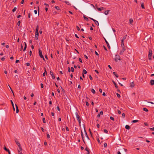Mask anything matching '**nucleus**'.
<instances>
[{
  "label": "nucleus",
  "instance_id": "nucleus-1",
  "mask_svg": "<svg viewBox=\"0 0 154 154\" xmlns=\"http://www.w3.org/2000/svg\"><path fill=\"white\" fill-rule=\"evenodd\" d=\"M81 135H82L83 140L84 141V139L85 137H86L88 139H89V138L88 136L87 132H86V131L85 130L84 134H83V133L82 131H81Z\"/></svg>",
  "mask_w": 154,
  "mask_h": 154
},
{
  "label": "nucleus",
  "instance_id": "nucleus-2",
  "mask_svg": "<svg viewBox=\"0 0 154 154\" xmlns=\"http://www.w3.org/2000/svg\"><path fill=\"white\" fill-rule=\"evenodd\" d=\"M75 114L76 116V118L77 120L78 121L79 124L81 123V120L79 116V115L78 113L77 112H76Z\"/></svg>",
  "mask_w": 154,
  "mask_h": 154
},
{
  "label": "nucleus",
  "instance_id": "nucleus-3",
  "mask_svg": "<svg viewBox=\"0 0 154 154\" xmlns=\"http://www.w3.org/2000/svg\"><path fill=\"white\" fill-rule=\"evenodd\" d=\"M122 48V49L120 51V52L119 53V54L120 55H122L123 54V53L125 50L126 49L125 47H121Z\"/></svg>",
  "mask_w": 154,
  "mask_h": 154
},
{
  "label": "nucleus",
  "instance_id": "nucleus-4",
  "mask_svg": "<svg viewBox=\"0 0 154 154\" xmlns=\"http://www.w3.org/2000/svg\"><path fill=\"white\" fill-rule=\"evenodd\" d=\"M39 54L40 57L41 58H42L43 60H45L43 55H42V51L41 50H40L39 49Z\"/></svg>",
  "mask_w": 154,
  "mask_h": 154
},
{
  "label": "nucleus",
  "instance_id": "nucleus-5",
  "mask_svg": "<svg viewBox=\"0 0 154 154\" xmlns=\"http://www.w3.org/2000/svg\"><path fill=\"white\" fill-rule=\"evenodd\" d=\"M89 18L91 20H93L97 26H98L99 25V23L97 21L95 20L94 19H93L92 18L89 17Z\"/></svg>",
  "mask_w": 154,
  "mask_h": 154
},
{
  "label": "nucleus",
  "instance_id": "nucleus-6",
  "mask_svg": "<svg viewBox=\"0 0 154 154\" xmlns=\"http://www.w3.org/2000/svg\"><path fill=\"white\" fill-rule=\"evenodd\" d=\"M120 57L119 55H116V58L115 59V60L117 62L118 61V60H120Z\"/></svg>",
  "mask_w": 154,
  "mask_h": 154
},
{
  "label": "nucleus",
  "instance_id": "nucleus-7",
  "mask_svg": "<svg viewBox=\"0 0 154 154\" xmlns=\"http://www.w3.org/2000/svg\"><path fill=\"white\" fill-rule=\"evenodd\" d=\"M152 51L151 49L149 50L148 56H152Z\"/></svg>",
  "mask_w": 154,
  "mask_h": 154
},
{
  "label": "nucleus",
  "instance_id": "nucleus-8",
  "mask_svg": "<svg viewBox=\"0 0 154 154\" xmlns=\"http://www.w3.org/2000/svg\"><path fill=\"white\" fill-rule=\"evenodd\" d=\"M124 41L121 40V47H125V45L124 43Z\"/></svg>",
  "mask_w": 154,
  "mask_h": 154
},
{
  "label": "nucleus",
  "instance_id": "nucleus-9",
  "mask_svg": "<svg viewBox=\"0 0 154 154\" xmlns=\"http://www.w3.org/2000/svg\"><path fill=\"white\" fill-rule=\"evenodd\" d=\"M38 26H36V30H35V33H36L37 35L38 34Z\"/></svg>",
  "mask_w": 154,
  "mask_h": 154
},
{
  "label": "nucleus",
  "instance_id": "nucleus-10",
  "mask_svg": "<svg viewBox=\"0 0 154 154\" xmlns=\"http://www.w3.org/2000/svg\"><path fill=\"white\" fill-rule=\"evenodd\" d=\"M103 114V112L102 111H101L100 112V113H99L97 115V116L99 118L100 117V115H102Z\"/></svg>",
  "mask_w": 154,
  "mask_h": 154
},
{
  "label": "nucleus",
  "instance_id": "nucleus-11",
  "mask_svg": "<svg viewBox=\"0 0 154 154\" xmlns=\"http://www.w3.org/2000/svg\"><path fill=\"white\" fill-rule=\"evenodd\" d=\"M50 74L51 75L52 79H55V76L54 75L53 73L51 71H50Z\"/></svg>",
  "mask_w": 154,
  "mask_h": 154
},
{
  "label": "nucleus",
  "instance_id": "nucleus-12",
  "mask_svg": "<svg viewBox=\"0 0 154 154\" xmlns=\"http://www.w3.org/2000/svg\"><path fill=\"white\" fill-rule=\"evenodd\" d=\"M134 86V82H132L130 83V86L133 88Z\"/></svg>",
  "mask_w": 154,
  "mask_h": 154
},
{
  "label": "nucleus",
  "instance_id": "nucleus-13",
  "mask_svg": "<svg viewBox=\"0 0 154 154\" xmlns=\"http://www.w3.org/2000/svg\"><path fill=\"white\" fill-rule=\"evenodd\" d=\"M150 84L152 85H154V80L152 79L150 80Z\"/></svg>",
  "mask_w": 154,
  "mask_h": 154
},
{
  "label": "nucleus",
  "instance_id": "nucleus-14",
  "mask_svg": "<svg viewBox=\"0 0 154 154\" xmlns=\"http://www.w3.org/2000/svg\"><path fill=\"white\" fill-rule=\"evenodd\" d=\"M109 10H107L105 11L104 14L105 15H107L109 14Z\"/></svg>",
  "mask_w": 154,
  "mask_h": 154
},
{
  "label": "nucleus",
  "instance_id": "nucleus-15",
  "mask_svg": "<svg viewBox=\"0 0 154 154\" xmlns=\"http://www.w3.org/2000/svg\"><path fill=\"white\" fill-rule=\"evenodd\" d=\"M125 128L126 129L128 130H129L130 129V126L128 125H126L125 126Z\"/></svg>",
  "mask_w": 154,
  "mask_h": 154
},
{
  "label": "nucleus",
  "instance_id": "nucleus-16",
  "mask_svg": "<svg viewBox=\"0 0 154 154\" xmlns=\"http://www.w3.org/2000/svg\"><path fill=\"white\" fill-rule=\"evenodd\" d=\"M18 146L19 149H18V150H19L20 152H22V149L21 146V145Z\"/></svg>",
  "mask_w": 154,
  "mask_h": 154
},
{
  "label": "nucleus",
  "instance_id": "nucleus-17",
  "mask_svg": "<svg viewBox=\"0 0 154 154\" xmlns=\"http://www.w3.org/2000/svg\"><path fill=\"white\" fill-rule=\"evenodd\" d=\"M15 106H16V113H18L19 112L18 107L16 104H15Z\"/></svg>",
  "mask_w": 154,
  "mask_h": 154
},
{
  "label": "nucleus",
  "instance_id": "nucleus-18",
  "mask_svg": "<svg viewBox=\"0 0 154 154\" xmlns=\"http://www.w3.org/2000/svg\"><path fill=\"white\" fill-rule=\"evenodd\" d=\"M103 7H102L101 8H97L98 11H101L102 9H103Z\"/></svg>",
  "mask_w": 154,
  "mask_h": 154
},
{
  "label": "nucleus",
  "instance_id": "nucleus-19",
  "mask_svg": "<svg viewBox=\"0 0 154 154\" xmlns=\"http://www.w3.org/2000/svg\"><path fill=\"white\" fill-rule=\"evenodd\" d=\"M15 142H16V144L17 145V146H18L20 145V143L19 142H18V141H17V140H15Z\"/></svg>",
  "mask_w": 154,
  "mask_h": 154
},
{
  "label": "nucleus",
  "instance_id": "nucleus-20",
  "mask_svg": "<svg viewBox=\"0 0 154 154\" xmlns=\"http://www.w3.org/2000/svg\"><path fill=\"white\" fill-rule=\"evenodd\" d=\"M113 73L116 77H118V75L115 72H114Z\"/></svg>",
  "mask_w": 154,
  "mask_h": 154
},
{
  "label": "nucleus",
  "instance_id": "nucleus-21",
  "mask_svg": "<svg viewBox=\"0 0 154 154\" xmlns=\"http://www.w3.org/2000/svg\"><path fill=\"white\" fill-rule=\"evenodd\" d=\"M4 149L7 152H8L9 151V149H7L6 147H5V146H4Z\"/></svg>",
  "mask_w": 154,
  "mask_h": 154
},
{
  "label": "nucleus",
  "instance_id": "nucleus-22",
  "mask_svg": "<svg viewBox=\"0 0 154 154\" xmlns=\"http://www.w3.org/2000/svg\"><path fill=\"white\" fill-rule=\"evenodd\" d=\"M38 34L37 35L36 33H35V38L36 39H38Z\"/></svg>",
  "mask_w": 154,
  "mask_h": 154
},
{
  "label": "nucleus",
  "instance_id": "nucleus-23",
  "mask_svg": "<svg viewBox=\"0 0 154 154\" xmlns=\"http://www.w3.org/2000/svg\"><path fill=\"white\" fill-rule=\"evenodd\" d=\"M45 74H47V72L46 70L45 69V72L43 74V76H45Z\"/></svg>",
  "mask_w": 154,
  "mask_h": 154
},
{
  "label": "nucleus",
  "instance_id": "nucleus-24",
  "mask_svg": "<svg viewBox=\"0 0 154 154\" xmlns=\"http://www.w3.org/2000/svg\"><path fill=\"white\" fill-rule=\"evenodd\" d=\"M127 35H125L123 37V38H122V39L123 41H124L126 38V37H127Z\"/></svg>",
  "mask_w": 154,
  "mask_h": 154
},
{
  "label": "nucleus",
  "instance_id": "nucleus-25",
  "mask_svg": "<svg viewBox=\"0 0 154 154\" xmlns=\"http://www.w3.org/2000/svg\"><path fill=\"white\" fill-rule=\"evenodd\" d=\"M83 17H84V19L85 20H87V21H88V19L87 17H86L85 16H84Z\"/></svg>",
  "mask_w": 154,
  "mask_h": 154
},
{
  "label": "nucleus",
  "instance_id": "nucleus-26",
  "mask_svg": "<svg viewBox=\"0 0 154 154\" xmlns=\"http://www.w3.org/2000/svg\"><path fill=\"white\" fill-rule=\"evenodd\" d=\"M85 150L88 152V153H87L88 154H89L90 152H89V149H88L87 148H86L85 149Z\"/></svg>",
  "mask_w": 154,
  "mask_h": 154
},
{
  "label": "nucleus",
  "instance_id": "nucleus-27",
  "mask_svg": "<svg viewBox=\"0 0 154 154\" xmlns=\"http://www.w3.org/2000/svg\"><path fill=\"white\" fill-rule=\"evenodd\" d=\"M112 82H113V84L115 85V87L116 88H118V87L117 85L116 84V83L114 81H113Z\"/></svg>",
  "mask_w": 154,
  "mask_h": 154
},
{
  "label": "nucleus",
  "instance_id": "nucleus-28",
  "mask_svg": "<svg viewBox=\"0 0 154 154\" xmlns=\"http://www.w3.org/2000/svg\"><path fill=\"white\" fill-rule=\"evenodd\" d=\"M133 22V20L131 18L129 20V22L130 24H131Z\"/></svg>",
  "mask_w": 154,
  "mask_h": 154
},
{
  "label": "nucleus",
  "instance_id": "nucleus-29",
  "mask_svg": "<svg viewBox=\"0 0 154 154\" xmlns=\"http://www.w3.org/2000/svg\"><path fill=\"white\" fill-rule=\"evenodd\" d=\"M17 10V8L16 7H15L14 8V9L12 10V11L13 12H14Z\"/></svg>",
  "mask_w": 154,
  "mask_h": 154
},
{
  "label": "nucleus",
  "instance_id": "nucleus-30",
  "mask_svg": "<svg viewBox=\"0 0 154 154\" xmlns=\"http://www.w3.org/2000/svg\"><path fill=\"white\" fill-rule=\"evenodd\" d=\"M87 73V71L85 69H83V74H86Z\"/></svg>",
  "mask_w": 154,
  "mask_h": 154
},
{
  "label": "nucleus",
  "instance_id": "nucleus-31",
  "mask_svg": "<svg viewBox=\"0 0 154 154\" xmlns=\"http://www.w3.org/2000/svg\"><path fill=\"white\" fill-rule=\"evenodd\" d=\"M143 110L144 111H145L146 112H147L148 111V109L146 108H143Z\"/></svg>",
  "mask_w": 154,
  "mask_h": 154
},
{
  "label": "nucleus",
  "instance_id": "nucleus-32",
  "mask_svg": "<svg viewBox=\"0 0 154 154\" xmlns=\"http://www.w3.org/2000/svg\"><path fill=\"white\" fill-rule=\"evenodd\" d=\"M91 92L93 94H95V91L93 89H91Z\"/></svg>",
  "mask_w": 154,
  "mask_h": 154
},
{
  "label": "nucleus",
  "instance_id": "nucleus-33",
  "mask_svg": "<svg viewBox=\"0 0 154 154\" xmlns=\"http://www.w3.org/2000/svg\"><path fill=\"white\" fill-rule=\"evenodd\" d=\"M141 7L142 8H143V9L144 8V4H143V3H141Z\"/></svg>",
  "mask_w": 154,
  "mask_h": 154
},
{
  "label": "nucleus",
  "instance_id": "nucleus-34",
  "mask_svg": "<svg viewBox=\"0 0 154 154\" xmlns=\"http://www.w3.org/2000/svg\"><path fill=\"white\" fill-rule=\"evenodd\" d=\"M138 122V120H134L132 121V122L133 123H136V122Z\"/></svg>",
  "mask_w": 154,
  "mask_h": 154
},
{
  "label": "nucleus",
  "instance_id": "nucleus-35",
  "mask_svg": "<svg viewBox=\"0 0 154 154\" xmlns=\"http://www.w3.org/2000/svg\"><path fill=\"white\" fill-rule=\"evenodd\" d=\"M42 121L44 123H45V118H43L42 119Z\"/></svg>",
  "mask_w": 154,
  "mask_h": 154
},
{
  "label": "nucleus",
  "instance_id": "nucleus-36",
  "mask_svg": "<svg viewBox=\"0 0 154 154\" xmlns=\"http://www.w3.org/2000/svg\"><path fill=\"white\" fill-rule=\"evenodd\" d=\"M106 45H107V46L108 47V48H110V46H109V43L108 42H106Z\"/></svg>",
  "mask_w": 154,
  "mask_h": 154
},
{
  "label": "nucleus",
  "instance_id": "nucleus-37",
  "mask_svg": "<svg viewBox=\"0 0 154 154\" xmlns=\"http://www.w3.org/2000/svg\"><path fill=\"white\" fill-rule=\"evenodd\" d=\"M104 132L106 133H107L108 132V131L106 129L104 130Z\"/></svg>",
  "mask_w": 154,
  "mask_h": 154
},
{
  "label": "nucleus",
  "instance_id": "nucleus-38",
  "mask_svg": "<svg viewBox=\"0 0 154 154\" xmlns=\"http://www.w3.org/2000/svg\"><path fill=\"white\" fill-rule=\"evenodd\" d=\"M71 70L72 72H73L74 71V69L72 67H71Z\"/></svg>",
  "mask_w": 154,
  "mask_h": 154
},
{
  "label": "nucleus",
  "instance_id": "nucleus-39",
  "mask_svg": "<svg viewBox=\"0 0 154 154\" xmlns=\"http://www.w3.org/2000/svg\"><path fill=\"white\" fill-rule=\"evenodd\" d=\"M107 146V143H105L104 144V146L105 147H106Z\"/></svg>",
  "mask_w": 154,
  "mask_h": 154
},
{
  "label": "nucleus",
  "instance_id": "nucleus-40",
  "mask_svg": "<svg viewBox=\"0 0 154 154\" xmlns=\"http://www.w3.org/2000/svg\"><path fill=\"white\" fill-rule=\"evenodd\" d=\"M65 2L67 5H69L70 4V3L69 2H67V1H65Z\"/></svg>",
  "mask_w": 154,
  "mask_h": 154
},
{
  "label": "nucleus",
  "instance_id": "nucleus-41",
  "mask_svg": "<svg viewBox=\"0 0 154 154\" xmlns=\"http://www.w3.org/2000/svg\"><path fill=\"white\" fill-rule=\"evenodd\" d=\"M116 95L119 98L120 97V95L119 94L117 93L116 94Z\"/></svg>",
  "mask_w": 154,
  "mask_h": 154
},
{
  "label": "nucleus",
  "instance_id": "nucleus-42",
  "mask_svg": "<svg viewBox=\"0 0 154 154\" xmlns=\"http://www.w3.org/2000/svg\"><path fill=\"white\" fill-rule=\"evenodd\" d=\"M110 119L113 121H114V118L112 116L110 117Z\"/></svg>",
  "mask_w": 154,
  "mask_h": 154
},
{
  "label": "nucleus",
  "instance_id": "nucleus-43",
  "mask_svg": "<svg viewBox=\"0 0 154 154\" xmlns=\"http://www.w3.org/2000/svg\"><path fill=\"white\" fill-rule=\"evenodd\" d=\"M41 86L42 88H43L44 87V85L43 84L41 83Z\"/></svg>",
  "mask_w": 154,
  "mask_h": 154
},
{
  "label": "nucleus",
  "instance_id": "nucleus-44",
  "mask_svg": "<svg viewBox=\"0 0 154 154\" xmlns=\"http://www.w3.org/2000/svg\"><path fill=\"white\" fill-rule=\"evenodd\" d=\"M20 21H19L18 22H17V24L18 26H20Z\"/></svg>",
  "mask_w": 154,
  "mask_h": 154
},
{
  "label": "nucleus",
  "instance_id": "nucleus-45",
  "mask_svg": "<svg viewBox=\"0 0 154 154\" xmlns=\"http://www.w3.org/2000/svg\"><path fill=\"white\" fill-rule=\"evenodd\" d=\"M118 112L119 114H120L121 113V112L119 109L118 110Z\"/></svg>",
  "mask_w": 154,
  "mask_h": 154
},
{
  "label": "nucleus",
  "instance_id": "nucleus-46",
  "mask_svg": "<svg viewBox=\"0 0 154 154\" xmlns=\"http://www.w3.org/2000/svg\"><path fill=\"white\" fill-rule=\"evenodd\" d=\"M47 137L48 138H49L50 137V136L49 134H47Z\"/></svg>",
  "mask_w": 154,
  "mask_h": 154
},
{
  "label": "nucleus",
  "instance_id": "nucleus-47",
  "mask_svg": "<svg viewBox=\"0 0 154 154\" xmlns=\"http://www.w3.org/2000/svg\"><path fill=\"white\" fill-rule=\"evenodd\" d=\"M18 152L19 154H23L21 152H20L19 150H18Z\"/></svg>",
  "mask_w": 154,
  "mask_h": 154
},
{
  "label": "nucleus",
  "instance_id": "nucleus-48",
  "mask_svg": "<svg viewBox=\"0 0 154 154\" xmlns=\"http://www.w3.org/2000/svg\"><path fill=\"white\" fill-rule=\"evenodd\" d=\"M125 114L124 113H123L122 114V117H123V118H124V117H125Z\"/></svg>",
  "mask_w": 154,
  "mask_h": 154
},
{
  "label": "nucleus",
  "instance_id": "nucleus-49",
  "mask_svg": "<svg viewBox=\"0 0 154 154\" xmlns=\"http://www.w3.org/2000/svg\"><path fill=\"white\" fill-rule=\"evenodd\" d=\"M89 78H90V79L91 80H92L93 79L92 77H91V75H89Z\"/></svg>",
  "mask_w": 154,
  "mask_h": 154
},
{
  "label": "nucleus",
  "instance_id": "nucleus-50",
  "mask_svg": "<svg viewBox=\"0 0 154 154\" xmlns=\"http://www.w3.org/2000/svg\"><path fill=\"white\" fill-rule=\"evenodd\" d=\"M86 104L87 106H88L89 105L87 101L86 102Z\"/></svg>",
  "mask_w": 154,
  "mask_h": 154
},
{
  "label": "nucleus",
  "instance_id": "nucleus-51",
  "mask_svg": "<svg viewBox=\"0 0 154 154\" xmlns=\"http://www.w3.org/2000/svg\"><path fill=\"white\" fill-rule=\"evenodd\" d=\"M24 2V0H22L21 2V3L22 4H23V3Z\"/></svg>",
  "mask_w": 154,
  "mask_h": 154
},
{
  "label": "nucleus",
  "instance_id": "nucleus-52",
  "mask_svg": "<svg viewBox=\"0 0 154 154\" xmlns=\"http://www.w3.org/2000/svg\"><path fill=\"white\" fill-rule=\"evenodd\" d=\"M147 102L148 103H150L152 104H154V103L153 102H149V101H148Z\"/></svg>",
  "mask_w": 154,
  "mask_h": 154
},
{
  "label": "nucleus",
  "instance_id": "nucleus-53",
  "mask_svg": "<svg viewBox=\"0 0 154 154\" xmlns=\"http://www.w3.org/2000/svg\"><path fill=\"white\" fill-rule=\"evenodd\" d=\"M26 65L27 66H29L30 65V64L29 63H26Z\"/></svg>",
  "mask_w": 154,
  "mask_h": 154
},
{
  "label": "nucleus",
  "instance_id": "nucleus-54",
  "mask_svg": "<svg viewBox=\"0 0 154 154\" xmlns=\"http://www.w3.org/2000/svg\"><path fill=\"white\" fill-rule=\"evenodd\" d=\"M34 12L35 14H37V10H34Z\"/></svg>",
  "mask_w": 154,
  "mask_h": 154
},
{
  "label": "nucleus",
  "instance_id": "nucleus-55",
  "mask_svg": "<svg viewBox=\"0 0 154 154\" xmlns=\"http://www.w3.org/2000/svg\"><path fill=\"white\" fill-rule=\"evenodd\" d=\"M76 28H77V30H78L79 31L80 30V29L79 28L78 26H77Z\"/></svg>",
  "mask_w": 154,
  "mask_h": 154
},
{
  "label": "nucleus",
  "instance_id": "nucleus-56",
  "mask_svg": "<svg viewBox=\"0 0 154 154\" xmlns=\"http://www.w3.org/2000/svg\"><path fill=\"white\" fill-rule=\"evenodd\" d=\"M11 104L13 106H14V103H13V102L12 101V100H11Z\"/></svg>",
  "mask_w": 154,
  "mask_h": 154
},
{
  "label": "nucleus",
  "instance_id": "nucleus-57",
  "mask_svg": "<svg viewBox=\"0 0 154 154\" xmlns=\"http://www.w3.org/2000/svg\"><path fill=\"white\" fill-rule=\"evenodd\" d=\"M95 54H96L97 55V56H98V55H99V54H98V53H97V51H95Z\"/></svg>",
  "mask_w": 154,
  "mask_h": 154
},
{
  "label": "nucleus",
  "instance_id": "nucleus-58",
  "mask_svg": "<svg viewBox=\"0 0 154 154\" xmlns=\"http://www.w3.org/2000/svg\"><path fill=\"white\" fill-rule=\"evenodd\" d=\"M19 62V60H16V63H18Z\"/></svg>",
  "mask_w": 154,
  "mask_h": 154
},
{
  "label": "nucleus",
  "instance_id": "nucleus-59",
  "mask_svg": "<svg viewBox=\"0 0 154 154\" xmlns=\"http://www.w3.org/2000/svg\"><path fill=\"white\" fill-rule=\"evenodd\" d=\"M66 130L67 131H69V128H68L67 127H66Z\"/></svg>",
  "mask_w": 154,
  "mask_h": 154
},
{
  "label": "nucleus",
  "instance_id": "nucleus-60",
  "mask_svg": "<svg viewBox=\"0 0 154 154\" xmlns=\"http://www.w3.org/2000/svg\"><path fill=\"white\" fill-rule=\"evenodd\" d=\"M151 56H148V58H149V60H151Z\"/></svg>",
  "mask_w": 154,
  "mask_h": 154
},
{
  "label": "nucleus",
  "instance_id": "nucleus-61",
  "mask_svg": "<svg viewBox=\"0 0 154 154\" xmlns=\"http://www.w3.org/2000/svg\"><path fill=\"white\" fill-rule=\"evenodd\" d=\"M79 61L80 62H81L82 63V59L80 58H79Z\"/></svg>",
  "mask_w": 154,
  "mask_h": 154
},
{
  "label": "nucleus",
  "instance_id": "nucleus-62",
  "mask_svg": "<svg viewBox=\"0 0 154 154\" xmlns=\"http://www.w3.org/2000/svg\"><path fill=\"white\" fill-rule=\"evenodd\" d=\"M49 104L50 105H51L52 104V101L51 100L49 101Z\"/></svg>",
  "mask_w": 154,
  "mask_h": 154
},
{
  "label": "nucleus",
  "instance_id": "nucleus-63",
  "mask_svg": "<svg viewBox=\"0 0 154 154\" xmlns=\"http://www.w3.org/2000/svg\"><path fill=\"white\" fill-rule=\"evenodd\" d=\"M68 72H70V69L69 67H68Z\"/></svg>",
  "mask_w": 154,
  "mask_h": 154
},
{
  "label": "nucleus",
  "instance_id": "nucleus-64",
  "mask_svg": "<svg viewBox=\"0 0 154 154\" xmlns=\"http://www.w3.org/2000/svg\"><path fill=\"white\" fill-rule=\"evenodd\" d=\"M150 130L152 131H154V127L150 128Z\"/></svg>",
  "mask_w": 154,
  "mask_h": 154
}]
</instances>
